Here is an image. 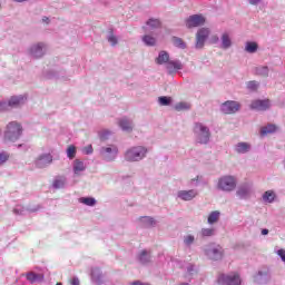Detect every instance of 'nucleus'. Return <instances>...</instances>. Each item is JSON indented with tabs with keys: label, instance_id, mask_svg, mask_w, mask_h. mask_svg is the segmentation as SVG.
<instances>
[{
	"label": "nucleus",
	"instance_id": "nucleus-32",
	"mask_svg": "<svg viewBox=\"0 0 285 285\" xmlns=\"http://www.w3.org/2000/svg\"><path fill=\"white\" fill-rule=\"evenodd\" d=\"M139 262L141 264H148L150 262V256L148 255V252L144 249L139 255Z\"/></svg>",
	"mask_w": 285,
	"mask_h": 285
},
{
	"label": "nucleus",
	"instance_id": "nucleus-7",
	"mask_svg": "<svg viewBox=\"0 0 285 285\" xmlns=\"http://www.w3.org/2000/svg\"><path fill=\"white\" fill-rule=\"evenodd\" d=\"M242 108V105L237 101L227 100L222 105V112L224 115H235Z\"/></svg>",
	"mask_w": 285,
	"mask_h": 285
},
{
	"label": "nucleus",
	"instance_id": "nucleus-38",
	"mask_svg": "<svg viewBox=\"0 0 285 285\" xmlns=\"http://www.w3.org/2000/svg\"><path fill=\"white\" fill-rule=\"evenodd\" d=\"M8 159H10V154L6 151L0 153V166H3Z\"/></svg>",
	"mask_w": 285,
	"mask_h": 285
},
{
	"label": "nucleus",
	"instance_id": "nucleus-14",
	"mask_svg": "<svg viewBox=\"0 0 285 285\" xmlns=\"http://www.w3.org/2000/svg\"><path fill=\"white\" fill-rule=\"evenodd\" d=\"M166 68L169 72H177V70H181L184 65L179 60H169L166 65Z\"/></svg>",
	"mask_w": 285,
	"mask_h": 285
},
{
	"label": "nucleus",
	"instance_id": "nucleus-21",
	"mask_svg": "<svg viewBox=\"0 0 285 285\" xmlns=\"http://www.w3.org/2000/svg\"><path fill=\"white\" fill-rule=\"evenodd\" d=\"M119 126L122 130H125L126 132H131L132 131V124L129 122L128 119L126 118H122L120 121H119Z\"/></svg>",
	"mask_w": 285,
	"mask_h": 285
},
{
	"label": "nucleus",
	"instance_id": "nucleus-16",
	"mask_svg": "<svg viewBox=\"0 0 285 285\" xmlns=\"http://www.w3.org/2000/svg\"><path fill=\"white\" fill-rule=\"evenodd\" d=\"M43 43H37L33 47H31V55L36 57V59H39V57H43Z\"/></svg>",
	"mask_w": 285,
	"mask_h": 285
},
{
	"label": "nucleus",
	"instance_id": "nucleus-31",
	"mask_svg": "<svg viewBox=\"0 0 285 285\" xmlns=\"http://www.w3.org/2000/svg\"><path fill=\"white\" fill-rule=\"evenodd\" d=\"M67 157L69 159H75V157H77V147H75V145H70L67 148Z\"/></svg>",
	"mask_w": 285,
	"mask_h": 285
},
{
	"label": "nucleus",
	"instance_id": "nucleus-28",
	"mask_svg": "<svg viewBox=\"0 0 285 285\" xmlns=\"http://www.w3.org/2000/svg\"><path fill=\"white\" fill-rule=\"evenodd\" d=\"M53 188H63L66 186L65 177H57L52 183Z\"/></svg>",
	"mask_w": 285,
	"mask_h": 285
},
{
	"label": "nucleus",
	"instance_id": "nucleus-11",
	"mask_svg": "<svg viewBox=\"0 0 285 285\" xmlns=\"http://www.w3.org/2000/svg\"><path fill=\"white\" fill-rule=\"evenodd\" d=\"M198 195L199 193L196 189L179 190L177 193V197L183 202H193Z\"/></svg>",
	"mask_w": 285,
	"mask_h": 285
},
{
	"label": "nucleus",
	"instance_id": "nucleus-33",
	"mask_svg": "<svg viewBox=\"0 0 285 285\" xmlns=\"http://www.w3.org/2000/svg\"><path fill=\"white\" fill-rule=\"evenodd\" d=\"M147 26H150V28L155 30L156 28H161V21H159V19H149Z\"/></svg>",
	"mask_w": 285,
	"mask_h": 285
},
{
	"label": "nucleus",
	"instance_id": "nucleus-47",
	"mask_svg": "<svg viewBox=\"0 0 285 285\" xmlns=\"http://www.w3.org/2000/svg\"><path fill=\"white\" fill-rule=\"evenodd\" d=\"M219 41V38L217 36L212 37V43H217Z\"/></svg>",
	"mask_w": 285,
	"mask_h": 285
},
{
	"label": "nucleus",
	"instance_id": "nucleus-42",
	"mask_svg": "<svg viewBox=\"0 0 285 285\" xmlns=\"http://www.w3.org/2000/svg\"><path fill=\"white\" fill-rule=\"evenodd\" d=\"M277 255H279L281 259L285 263V249H278Z\"/></svg>",
	"mask_w": 285,
	"mask_h": 285
},
{
	"label": "nucleus",
	"instance_id": "nucleus-51",
	"mask_svg": "<svg viewBox=\"0 0 285 285\" xmlns=\"http://www.w3.org/2000/svg\"><path fill=\"white\" fill-rule=\"evenodd\" d=\"M56 285H63V284H61V283H57Z\"/></svg>",
	"mask_w": 285,
	"mask_h": 285
},
{
	"label": "nucleus",
	"instance_id": "nucleus-46",
	"mask_svg": "<svg viewBox=\"0 0 285 285\" xmlns=\"http://www.w3.org/2000/svg\"><path fill=\"white\" fill-rule=\"evenodd\" d=\"M85 150H86V154H87V155H91V153H92V146L86 147Z\"/></svg>",
	"mask_w": 285,
	"mask_h": 285
},
{
	"label": "nucleus",
	"instance_id": "nucleus-44",
	"mask_svg": "<svg viewBox=\"0 0 285 285\" xmlns=\"http://www.w3.org/2000/svg\"><path fill=\"white\" fill-rule=\"evenodd\" d=\"M70 284H71V285H80L79 278H72V279L70 281Z\"/></svg>",
	"mask_w": 285,
	"mask_h": 285
},
{
	"label": "nucleus",
	"instance_id": "nucleus-43",
	"mask_svg": "<svg viewBox=\"0 0 285 285\" xmlns=\"http://www.w3.org/2000/svg\"><path fill=\"white\" fill-rule=\"evenodd\" d=\"M250 6H258L262 0H248Z\"/></svg>",
	"mask_w": 285,
	"mask_h": 285
},
{
	"label": "nucleus",
	"instance_id": "nucleus-39",
	"mask_svg": "<svg viewBox=\"0 0 285 285\" xmlns=\"http://www.w3.org/2000/svg\"><path fill=\"white\" fill-rule=\"evenodd\" d=\"M258 86H259V85H258L257 81H255V80L247 82V88H248L249 90H257V87H258Z\"/></svg>",
	"mask_w": 285,
	"mask_h": 285
},
{
	"label": "nucleus",
	"instance_id": "nucleus-17",
	"mask_svg": "<svg viewBox=\"0 0 285 285\" xmlns=\"http://www.w3.org/2000/svg\"><path fill=\"white\" fill-rule=\"evenodd\" d=\"M24 101L26 98H23V96H13L9 100V106L17 108V106H21Z\"/></svg>",
	"mask_w": 285,
	"mask_h": 285
},
{
	"label": "nucleus",
	"instance_id": "nucleus-19",
	"mask_svg": "<svg viewBox=\"0 0 285 285\" xmlns=\"http://www.w3.org/2000/svg\"><path fill=\"white\" fill-rule=\"evenodd\" d=\"M235 150L238 154L248 153V150H250V145L248 142H238L235 146Z\"/></svg>",
	"mask_w": 285,
	"mask_h": 285
},
{
	"label": "nucleus",
	"instance_id": "nucleus-23",
	"mask_svg": "<svg viewBox=\"0 0 285 285\" xmlns=\"http://www.w3.org/2000/svg\"><path fill=\"white\" fill-rule=\"evenodd\" d=\"M222 46H223L224 50H228V48H230V46H233V42L230 41V36H228V33H223Z\"/></svg>",
	"mask_w": 285,
	"mask_h": 285
},
{
	"label": "nucleus",
	"instance_id": "nucleus-30",
	"mask_svg": "<svg viewBox=\"0 0 285 285\" xmlns=\"http://www.w3.org/2000/svg\"><path fill=\"white\" fill-rule=\"evenodd\" d=\"M80 204H85V206H95L97 200L92 197H82L79 199Z\"/></svg>",
	"mask_w": 285,
	"mask_h": 285
},
{
	"label": "nucleus",
	"instance_id": "nucleus-50",
	"mask_svg": "<svg viewBox=\"0 0 285 285\" xmlns=\"http://www.w3.org/2000/svg\"><path fill=\"white\" fill-rule=\"evenodd\" d=\"M42 21H49V18H48V17H45V18L42 19Z\"/></svg>",
	"mask_w": 285,
	"mask_h": 285
},
{
	"label": "nucleus",
	"instance_id": "nucleus-13",
	"mask_svg": "<svg viewBox=\"0 0 285 285\" xmlns=\"http://www.w3.org/2000/svg\"><path fill=\"white\" fill-rule=\"evenodd\" d=\"M51 163L52 155L50 154H42L35 160L37 168H46V166H50Z\"/></svg>",
	"mask_w": 285,
	"mask_h": 285
},
{
	"label": "nucleus",
	"instance_id": "nucleus-24",
	"mask_svg": "<svg viewBox=\"0 0 285 285\" xmlns=\"http://www.w3.org/2000/svg\"><path fill=\"white\" fill-rule=\"evenodd\" d=\"M171 41L174 43V46L176 48H180V50H185L186 48V42L181 39V38H178V37H173L171 38Z\"/></svg>",
	"mask_w": 285,
	"mask_h": 285
},
{
	"label": "nucleus",
	"instance_id": "nucleus-5",
	"mask_svg": "<svg viewBox=\"0 0 285 285\" xmlns=\"http://www.w3.org/2000/svg\"><path fill=\"white\" fill-rule=\"evenodd\" d=\"M217 282L218 284H225V285H242V277L237 272H233L228 275L219 274Z\"/></svg>",
	"mask_w": 285,
	"mask_h": 285
},
{
	"label": "nucleus",
	"instance_id": "nucleus-49",
	"mask_svg": "<svg viewBox=\"0 0 285 285\" xmlns=\"http://www.w3.org/2000/svg\"><path fill=\"white\" fill-rule=\"evenodd\" d=\"M262 235H268V229H263Z\"/></svg>",
	"mask_w": 285,
	"mask_h": 285
},
{
	"label": "nucleus",
	"instance_id": "nucleus-2",
	"mask_svg": "<svg viewBox=\"0 0 285 285\" xmlns=\"http://www.w3.org/2000/svg\"><path fill=\"white\" fill-rule=\"evenodd\" d=\"M148 149L144 146L131 147L125 153V159L127 161H141L146 157Z\"/></svg>",
	"mask_w": 285,
	"mask_h": 285
},
{
	"label": "nucleus",
	"instance_id": "nucleus-35",
	"mask_svg": "<svg viewBox=\"0 0 285 285\" xmlns=\"http://www.w3.org/2000/svg\"><path fill=\"white\" fill-rule=\"evenodd\" d=\"M202 237H213L215 235L214 228H203L200 232Z\"/></svg>",
	"mask_w": 285,
	"mask_h": 285
},
{
	"label": "nucleus",
	"instance_id": "nucleus-27",
	"mask_svg": "<svg viewBox=\"0 0 285 285\" xmlns=\"http://www.w3.org/2000/svg\"><path fill=\"white\" fill-rule=\"evenodd\" d=\"M257 42H247L245 46L246 52H249L250 55L257 52Z\"/></svg>",
	"mask_w": 285,
	"mask_h": 285
},
{
	"label": "nucleus",
	"instance_id": "nucleus-41",
	"mask_svg": "<svg viewBox=\"0 0 285 285\" xmlns=\"http://www.w3.org/2000/svg\"><path fill=\"white\" fill-rule=\"evenodd\" d=\"M108 41H109V43H111V46H117V43H118V40L114 35L108 37Z\"/></svg>",
	"mask_w": 285,
	"mask_h": 285
},
{
	"label": "nucleus",
	"instance_id": "nucleus-48",
	"mask_svg": "<svg viewBox=\"0 0 285 285\" xmlns=\"http://www.w3.org/2000/svg\"><path fill=\"white\" fill-rule=\"evenodd\" d=\"M131 285H150L148 283H141L139 281L134 282Z\"/></svg>",
	"mask_w": 285,
	"mask_h": 285
},
{
	"label": "nucleus",
	"instance_id": "nucleus-4",
	"mask_svg": "<svg viewBox=\"0 0 285 285\" xmlns=\"http://www.w3.org/2000/svg\"><path fill=\"white\" fill-rule=\"evenodd\" d=\"M218 188L219 190H224L225 193H230L237 188V180L233 176H223L218 179Z\"/></svg>",
	"mask_w": 285,
	"mask_h": 285
},
{
	"label": "nucleus",
	"instance_id": "nucleus-52",
	"mask_svg": "<svg viewBox=\"0 0 285 285\" xmlns=\"http://www.w3.org/2000/svg\"><path fill=\"white\" fill-rule=\"evenodd\" d=\"M191 181H197V178H196V179H193Z\"/></svg>",
	"mask_w": 285,
	"mask_h": 285
},
{
	"label": "nucleus",
	"instance_id": "nucleus-3",
	"mask_svg": "<svg viewBox=\"0 0 285 285\" xmlns=\"http://www.w3.org/2000/svg\"><path fill=\"white\" fill-rule=\"evenodd\" d=\"M194 132L197 137L198 144H208L210 141V129L202 122L195 124Z\"/></svg>",
	"mask_w": 285,
	"mask_h": 285
},
{
	"label": "nucleus",
	"instance_id": "nucleus-9",
	"mask_svg": "<svg viewBox=\"0 0 285 285\" xmlns=\"http://www.w3.org/2000/svg\"><path fill=\"white\" fill-rule=\"evenodd\" d=\"M210 36V29L200 28L196 33V48H204V43H206V39Z\"/></svg>",
	"mask_w": 285,
	"mask_h": 285
},
{
	"label": "nucleus",
	"instance_id": "nucleus-18",
	"mask_svg": "<svg viewBox=\"0 0 285 285\" xmlns=\"http://www.w3.org/2000/svg\"><path fill=\"white\" fill-rule=\"evenodd\" d=\"M28 282L35 284V282H43V274H36L35 272H30L27 274Z\"/></svg>",
	"mask_w": 285,
	"mask_h": 285
},
{
	"label": "nucleus",
	"instance_id": "nucleus-1",
	"mask_svg": "<svg viewBox=\"0 0 285 285\" xmlns=\"http://www.w3.org/2000/svg\"><path fill=\"white\" fill-rule=\"evenodd\" d=\"M23 132V127L17 121H11L7 125V130L4 131V141H17L21 134Z\"/></svg>",
	"mask_w": 285,
	"mask_h": 285
},
{
	"label": "nucleus",
	"instance_id": "nucleus-6",
	"mask_svg": "<svg viewBox=\"0 0 285 285\" xmlns=\"http://www.w3.org/2000/svg\"><path fill=\"white\" fill-rule=\"evenodd\" d=\"M206 23V18L202 14H193L185 20L186 28H199Z\"/></svg>",
	"mask_w": 285,
	"mask_h": 285
},
{
	"label": "nucleus",
	"instance_id": "nucleus-40",
	"mask_svg": "<svg viewBox=\"0 0 285 285\" xmlns=\"http://www.w3.org/2000/svg\"><path fill=\"white\" fill-rule=\"evenodd\" d=\"M193 242H195V236L193 235H188L185 237L184 239V243L187 245V246H190V244H193Z\"/></svg>",
	"mask_w": 285,
	"mask_h": 285
},
{
	"label": "nucleus",
	"instance_id": "nucleus-12",
	"mask_svg": "<svg viewBox=\"0 0 285 285\" xmlns=\"http://www.w3.org/2000/svg\"><path fill=\"white\" fill-rule=\"evenodd\" d=\"M271 108V100L265 99V100H253L250 104V109L252 110H258V111H264L268 110Z\"/></svg>",
	"mask_w": 285,
	"mask_h": 285
},
{
	"label": "nucleus",
	"instance_id": "nucleus-37",
	"mask_svg": "<svg viewBox=\"0 0 285 285\" xmlns=\"http://www.w3.org/2000/svg\"><path fill=\"white\" fill-rule=\"evenodd\" d=\"M190 109V105H188L187 102H178L175 106V110L181 111V110H188Z\"/></svg>",
	"mask_w": 285,
	"mask_h": 285
},
{
	"label": "nucleus",
	"instance_id": "nucleus-36",
	"mask_svg": "<svg viewBox=\"0 0 285 285\" xmlns=\"http://www.w3.org/2000/svg\"><path fill=\"white\" fill-rule=\"evenodd\" d=\"M256 75H258L259 77H268V67L256 68Z\"/></svg>",
	"mask_w": 285,
	"mask_h": 285
},
{
	"label": "nucleus",
	"instance_id": "nucleus-29",
	"mask_svg": "<svg viewBox=\"0 0 285 285\" xmlns=\"http://www.w3.org/2000/svg\"><path fill=\"white\" fill-rule=\"evenodd\" d=\"M263 199L264 202L273 204V202H275V193H273V190L265 191V194L263 195Z\"/></svg>",
	"mask_w": 285,
	"mask_h": 285
},
{
	"label": "nucleus",
	"instance_id": "nucleus-34",
	"mask_svg": "<svg viewBox=\"0 0 285 285\" xmlns=\"http://www.w3.org/2000/svg\"><path fill=\"white\" fill-rule=\"evenodd\" d=\"M171 101H173V98L170 97L161 96L158 98L159 106H170Z\"/></svg>",
	"mask_w": 285,
	"mask_h": 285
},
{
	"label": "nucleus",
	"instance_id": "nucleus-8",
	"mask_svg": "<svg viewBox=\"0 0 285 285\" xmlns=\"http://www.w3.org/2000/svg\"><path fill=\"white\" fill-rule=\"evenodd\" d=\"M206 255L207 257H209V259H214L215 262L222 259V257H224V248H222V246L217 245V246H209L206 249Z\"/></svg>",
	"mask_w": 285,
	"mask_h": 285
},
{
	"label": "nucleus",
	"instance_id": "nucleus-25",
	"mask_svg": "<svg viewBox=\"0 0 285 285\" xmlns=\"http://www.w3.org/2000/svg\"><path fill=\"white\" fill-rule=\"evenodd\" d=\"M208 224H217L219 222V212H212L207 218Z\"/></svg>",
	"mask_w": 285,
	"mask_h": 285
},
{
	"label": "nucleus",
	"instance_id": "nucleus-26",
	"mask_svg": "<svg viewBox=\"0 0 285 285\" xmlns=\"http://www.w3.org/2000/svg\"><path fill=\"white\" fill-rule=\"evenodd\" d=\"M142 41L145 46H156L157 39L150 35H146L142 37Z\"/></svg>",
	"mask_w": 285,
	"mask_h": 285
},
{
	"label": "nucleus",
	"instance_id": "nucleus-15",
	"mask_svg": "<svg viewBox=\"0 0 285 285\" xmlns=\"http://www.w3.org/2000/svg\"><path fill=\"white\" fill-rule=\"evenodd\" d=\"M168 61H170V55L167 51H160L156 58V63L164 66V63H168Z\"/></svg>",
	"mask_w": 285,
	"mask_h": 285
},
{
	"label": "nucleus",
	"instance_id": "nucleus-45",
	"mask_svg": "<svg viewBox=\"0 0 285 285\" xmlns=\"http://www.w3.org/2000/svg\"><path fill=\"white\" fill-rule=\"evenodd\" d=\"M14 215H23V209H13Z\"/></svg>",
	"mask_w": 285,
	"mask_h": 285
},
{
	"label": "nucleus",
	"instance_id": "nucleus-10",
	"mask_svg": "<svg viewBox=\"0 0 285 285\" xmlns=\"http://www.w3.org/2000/svg\"><path fill=\"white\" fill-rule=\"evenodd\" d=\"M100 153L104 159H107V161H112V159L117 157L119 149L117 148V146L111 145L110 147H102Z\"/></svg>",
	"mask_w": 285,
	"mask_h": 285
},
{
	"label": "nucleus",
	"instance_id": "nucleus-20",
	"mask_svg": "<svg viewBox=\"0 0 285 285\" xmlns=\"http://www.w3.org/2000/svg\"><path fill=\"white\" fill-rule=\"evenodd\" d=\"M277 131V126L275 125H267L261 129L262 137H265V135H272V132Z\"/></svg>",
	"mask_w": 285,
	"mask_h": 285
},
{
	"label": "nucleus",
	"instance_id": "nucleus-22",
	"mask_svg": "<svg viewBox=\"0 0 285 285\" xmlns=\"http://www.w3.org/2000/svg\"><path fill=\"white\" fill-rule=\"evenodd\" d=\"M82 170H86V165H83V161L76 159L73 163V173L79 175V173H82Z\"/></svg>",
	"mask_w": 285,
	"mask_h": 285
}]
</instances>
